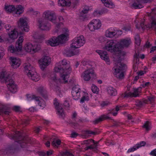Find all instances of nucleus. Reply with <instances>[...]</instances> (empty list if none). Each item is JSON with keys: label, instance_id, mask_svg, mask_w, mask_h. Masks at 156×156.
<instances>
[{"label": "nucleus", "instance_id": "nucleus-1", "mask_svg": "<svg viewBox=\"0 0 156 156\" xmlns=\"http://www.w3.org/2000/svg\"><path fill=\"white\" fill-rule=\"evenodd\" d=\"M71 70L69 64L66 59H63L56 64L54 71L59 73L60 78H57L55 74H51L50 86L57 93L60 92L59 87L60 83H65L68 82Z\"/></svg>", "mask_w": 156, "mask_h": 156}, {"label": "nucleus", "instance_id": "nucleus-2", "mask_svg": "<svg viewBox=\"0 0 156 156\" xmlns=\"http://www.w3.org/2000/svg\"><path fill=\"white\" fill-rule=\"evenodd\" d=\"M118 43H116L115 40L113 39L108 40L106 42L104 47V49L111 52H116L114 56L115 65L113 68L114 74L115 77L119 79H122L124 76L123 70L126 65L121 62L120 56H118L119 49Z\"/></svg>", "mask_w": 156, "mask_h": 156}, {"label": "nucleus", "instance_id": "nucleus-3", "mask_svg": "<svg viewBox=\"0 0 156 156\" xmlns=\"http://www.w3.org/2000/svg\"><path fill=\"white\" fill-rule=\"evenodd\" d=\"M144 20H140L136 24L137 29L143 30L147 28H152L156 31V8L152 9L151 12H147Z\"/></svg>", "mask_w": 156, "mask_h": 156}, {"label": "nucleus", "instance_id": "nucleus-4", "mask_svg": "<svg viewBox=\"0 0 156 156\" xmlns=\"http://www.w3.org/2000/svg\"><path fill=\"white\" fill-rule=\"evenodd\" d=\"M118 43V47L119 49V55L120 56V58L121 60L125 55L126 53L123 51H122L121 50L124 47H128L132 43L131 38L129 37H126L121 39Z\"/></svg>", "mask_w": 156, "mask_h": 156}, {"label": "nucleus", "instance_id": "nucleus-5", "mask_svg": "<svg viewBox=\"0 0 156 156\" xmlns=\"http://www.w3.org/2000/svg\"><path fill=\"white\" fill-rule=\"evenodd\" d=\"M23 40V36H20L16 42V47L15 48L13 45H11L9 47L8 49V51L11 53L15 54H18L19 52H20L22 50V43Z\"/></svg>", "mask_w": 156, "mask_h": 156}, {"label": "nucleus", "instance_id": "nucleus-6", "mask_svg": "<svg viewBox=\"0 0 156 156\" xmlns=\"http://www.w3.org/2000/svg\"><path fill=\"white\" fill-rule=\"evenodd\" d=\"M41 49L40 45L36 44H33L30 42L26 43L24 45L23 49L27 52L34 53Z\"/></svg>", "mask_w": 156, "mask_h": 156}, {"label": "nucleus", "instance_id": "nucleus-7", "mask_svg": "<svg viewBox=\"0 0 156 156\" xmlns=\"http://www.w3.org/2000/svg\"><path fill=\"white\" fill-rule=\"evenodd\" d=\"M70 48H77L83 46L85 43V40L84 37L81 35L76 37L72 41Z\"/></svg>", "mask_w": 156, "mask_h": 156}, {"label": "nucleus", "instance_id": "nucleus-8", "mask_svg": "<svg viewBox=\"0 0 156 156\" xmlns=\"http://www.w3.org/2000/svg\"><path fill=\"white\" fill-rule=\"evenodd\" d=\"M27 22L28 20L26 17L20 18L17 22L18 27L22 30L25 32H28L30 30V27Z\"/></svg>", "mask_w": 156, "mask_h": 156}, {"label": "nucleus", "instance_id": "nucleus-9", "mask_svg": "<svg viewBox=\"0 0 156 156\" xmlns=\"http://www.w3.org/2000/svg\"><path fill=\"white\" fill-rule=\"evenodd\" d=\"M81 77L85 81H88L91 78H95L96 74L93 69L90 68L84 71L81 74Z\"/></svg>", "mask_w": 156, "mask_h": 156}, {"label": "nucleus", "instance_id": "nucleus-10", "mask_svg": "<svg viewBox=\"0 0 156 156\" xmlns=\"http://www.w3.org/2000/svg\"><path fill=\"white\" fill-rule=\"evenodd\" d=\"M43 16L53 23L56 24L57 23L56 16L55 13L51 10H46L43 14Z\"/></svg>", "mask_w": 156, "mask_h": 156}, {"label": "nucleus", "instance_id": "nucleus-11", "mask_svg": "<svg viewBox=\"0 0 156 156\" xmlns=\"http://www.w3.org/2000/svg\"><path fill=\"white\" fill-rule=\"evenodd\" d=\"M5 28L8 31L9 37L12 39H16L18 36V32L14 27H11L9 24H7L5 26Z\"/></svg>", "mask_w": 156, "mask_h": 156}, {"label": "nucleus", "instance_id": "nucleus-12", "mask_svg": "<svg viewBox=\"0 0 156 156\" xmlns=\"http://www.w3.org/2000/svg\"><path fill=\"white\" fill-rule=\"evenodd\" d=\"M27 99L28 101L34 100L43 109L45 106V102L40 97L34 95L28 94L27 95Z\"/></svg>", "mask_w": 156, "mask_h": 156}, {"label": "nucleus", "instance_id": "nucleus-13", "mask_svg": "<svg viewBox=\"0 0 156 156\" xmlns=\"http://www.w3.org/2000/svg\"><path fill=\"white\" fill-rule=\"evenodd\" d=\"M51 62V58L48 56H45L42 57L39 60L40 66L42 70H44Z\"/></svg>", "mask_w": 156, "mask_h": 156}, {"label": "nucleus", "instance_id": "nucleus-14", "mask_svg": "<svg viewBox=\"0 0 156 156\" xmlns=\"http://www.w3.org/2000/svg\"><path fill=\"white\" fill-rule=\"evenodd\" d=\"M121 108V106L117 105L115 108L110 110L108 114L101 115L100 116L102 121L107 119H112L111 117L110 116V114H111L114 116H116L118 114V112Z\"/></svg>", "mask_w": 156, "mask_h": 156}, {"label": "nucleus", "instance_id": "nucleus-15", "mask_svg": "<svg viewBox=\"0 0 156 156\" xmlns=\"http://www.w3.org/2000/svg\"><path fill=\"white\" fill-rule=\"evenodd\" d=\"M118 33L121 35L122 34V31L120 30H117L115 27H111L105 31V36L107 37L112 38L115 37Z\"/></svg>", "mask_w": 156, "mask_h": 156}, {"label": "nucleus", "instance_id": "nucleus-16", "mask_svg": "<svg viewBox=\"0 0 156 156\" xmlns=\"http://www.w3.org/2000/svg\"><path fill=\"white\" fill-rule=\"evenodd\" d=\"M38 22L39 27L41 30L47 31L50 30V25L46 19L43 18L39 19Z\"/></svg>", "mask_w": 156, "mask_h": 156}, {"label": "nucleus", "instance_id": "nucleus-17", "mask_svg": "<svg viewBox=\"0 0 156 156\" xmlns=\"http://www.w3.org/2000/svg\"><path fill=\"white\" fill-rule=\"evenodd\" d=\"M101 25V22L99 20L94 19L89 23L88 27L90 31H94L99 29Z\"/></svg>", "mask_w": 156, "mask_h": 156}, {"label": "nucleus", "instance_id": "nucleus-18", "mask_svg": "<svg viewBox=\"0 0 156 156\" xmlns=\"http://www.w3.org/2000/svg\"><path fill=\"white\" fill-rule=\"evenodd\" d=\"M54 105L57 110V114L60 117L63 118L65 113L62 107V105L60 103L58 100L55 98L54 100Z\"/></svg>", "mask_w": 156, "mask_h": 156}, {"label": "nucleus", "instance_id": "nucleus-19", "mask_svg": "<svg viewBox=\"0 0 156 156\" xmlns=\"http://www.w3.org/2000/svg\"><path fill=\"white\" fill-rule=\"evenodd\" d=\"M6 84L11 92L15 93L17 91V86L12 79H10L9 81H7Z\"/></svg>", "mask_w": 156, "mask_h": 156}, {"label": "nucleus", "instance_id": "nucleus-20", "mask_svg": "<svg viewBox=\"0 0 156 156\" xmlns=\"http://www.w3.org/2000/svg\"><path fill=\"white\" fill-rule=\"evenodd\" d=\"M141 87H139L137 88H134L133 92H126L125 93L124 97H136L139 96V94L141 93Z\"/></svg>", "mask_w": 156, "mask_h": 156}, {"label": "nucleus", "instance_id": "nucleus-21", "mask_svg": "<svg viewBox=\"0 0 156 156\" xmlns=\"http://www.w3.org/2000/svg\"><path fill=\"white\" fill-rule=\"evenodd\" d=\"M81 89L78 86L73 87L72 89L71 94L73 99L75 100H78L80 96Z\"/></svg>", "mask_w": 156, "mask_h": 156}, {"label": "nucleus", "instance_id": "nucleus-22", "mask_svg": "<svg viewBox=\"0 0 156 156\" xmlns=\"http://www.w3.org/2000/svg\"><path fill=\"white\" fill-rule=\"evenodd\" d=\"M10 79L9 73L5 71H3L0 73V82L2 83L5 82L7 81H9Z\"/></svg>", "mask_w": 156, "mask_h": 156}, {"label": "nucleus", "instance_id": "nucleus-23", "mask_svg": "<svg viewBox=\"0 0 156 156\" xmlns=\"http://www.w3.org/2000/svg\"><path fill=\"white\" fill-rule=\"evenodd\" d=\"M11 106L9 105H2L0 108V115L4 113L5 115H9L11 112Z\"/></svg>", "mask_w": 156, "mask_h": 156}, {"label": "nucleus", "instance_id": "nucleus-24", "mask_svg": "<svg viewBox=\"0 0 156 156\" xmlns=\"http://www.w3.org/2000/svg\"><path fill=\"white\" fill-rule=\"evenodd\" d=\"M63 31H65V33L60 35L57 37L58 40H59V43H62L64 41H66L69 35V31L68 29H64Z\"/></svg>", "mask_w": 156, "mask_h": 156}, {"label": "nucleus", "instance_id": "nucleus-25", "mask_svg": "<svg viewBox=\"0 0 156 156\" xmlns=\"http://www.w3.org/2000/svg\"><path fill=\"white\" fill-rule=\"evenodd\" d=\"M96 52L100 55L101 59L105 61L106 62H109V59L107 52L103 51L98 50Z\"/></svg>", "mask_w": 156, "mask_h": 156}, {"label": "nucleus", "instance_id": "nucleus-26", "mask_svg": "<svg viewBox=\"0 0 156 156\" xmlns=\"http://www.w3.org/2000/svg\"><path fill=\"white\" fill-rule=\"evenodd\" d=\"M150 2V0H137L136 2L133 4L132 6L135 9H141L144 7L142 4L147 3Z\"/></svg>", "mask_w": 156, "mask_h": 156}, {"label": "nucleus", "instance_id": "nucleus-27", "mask_svg": "<svg viewBox=\"0 0 156 156\" xmlns=\"http://www.w3.org/2000/svg\"><path fill=\"white\" fill-rule=\"evenodd\" d=\"M46 43L48 44L53 47L57 46L59 44V40H58L57 37H52L47 41Z\"/></svg>", "mask_w": 156, "mask_h": 156}, {"label": "nucleus", "instance_id": "nucleus-28", "mask_svg": "<svg viewBox=\"0 0 156 156\" xmlns=\"http://www.w3.org/2000/svg\"><path fill=\"white\" fill-rule=\"evenodd\" d=\"M11 62V66L14 68H16L19 66L21 61L19 58L14 57H11L10 58Z\"/></svg>", "mask_w": 156, "mask_h": 156}, {"label": "nucleus", "instance_id": "nucleus-29", "mask_svg": "<svg viewBox=\"0 0 156 156\" xmlns=\"http://www.w3.org/2000/svg\"><path fill=\"white\" fill-rule=\"evenodd\" d=\"M72 48L65 50V54L68 57H71L79 54V51L78 50H73Z\"/></svg>", "mask_w": 156, "mask_h": 156}, {"label": "nucleus", "instance_id": "nucleus-30", "mask_svg": "<svg viewBox=\"0 0 156 156\" xmlns=\"http://www.w3.org/2000/svg\"><path fill=\"white\" fill-rule=\"evenodd\" d=\"M27 76L30 79L35 81H37L40 79V76L34 70L28 74Z\"/></svg>", "mask_w": 156, "mask_h": 156}, {"label": "nucleus", "instance_id": "nucleus-31", "mask_svg": "<svg viewBox=\"0 0 156 156\" xmlns=\"http://www.w3.org/2000/svg\"><path fill=\"white\" fill-rule=\"evenodd\" d=\"M13 138L16 140L19 139H22V143L23 144H22L21 145V146L23 148L25 147V145L26 142L24 139H23V137L21 133L19 131H17L15 135L13 136Z\"/></svg>", "mask_w": 156, "mask_h": 156}, {"label": "nucleus", "instance_id": "nucleus-32", "mask_svg": "<svg viewBox=\"0 0 156 156\" xmlns=\"http://www.w3.org/2000/svg\"><path fill=\"white\" fill-rule=\"evenodd\" d=\"M106 90L108 94L110 96H115L117 94V90L115 88L112 86H109L107 87Z\"/></svg>", "mask_w": 156, "mask_h": 156}, {"label": "nucleus", "instance_id": "nucleus-33", "mask_svg": "<svg viewBox=\"0 0 156 156\" xmlns=\"http://www.w3.org/2000/svg\"><path fill=\"white\" fill-rule=\"evenodd\" d=\"M24 71L27 76L28 74L31 73L33 71H34V69L31 65L29 63H26L24 65Z\"/></svg>", "mask_w": 156, "mask_h": 156}, {"label": "nucleus", "instance_id": "nucleus-34", "mask_svg": "<svg viewBox=\"0 0 156 156\" xmlns=\"http://www.w3.org/2000/svg\"><path fill=\"white\" fill-rule=\"evenodd\" d=\"M58 3L59 5L62 6H69L70 3L69 0H58Z\"/></svg>", "mask_w": 156, "mask_h": 156}, {"label": "nucleus", "instance_id": "nucleus-35", "mask_svg": "<svg viewBox=\"0 0 156 156\" xmlns=\"http://www.w3.org/2000/svg\"><path fill=\"white\" fill-rule=\"evenodd\" d=\"M23 12V8L20 5H17L15 7V9L14 12L17 15H20L22 14Z\"/></svg>", "mask_w": 156, "mask_h": 156}, {"label": "nucleus", "instance_id": "nucleus-36", "mask_svg": "<svg viewBox=\"0 0 156 156\" xmlns=\"http://www.w3.org/2000/svg\"><path fill=\"white\" fill-rule=\"evenodd\" d=\"M148 100L144 99L142 100H137L136 101V105L137 106L141 107L147 103Z\"/></svg>", "mask_w": 156, "mask_h": 156}, {"label": "nucleus", "instance_id": "nucleus-37", "mask_svg": "<svg viewBox=\"0 0 156 156\" xmlns=\"http://www.w3.org/2000/svg\"><path fill=\"white\" fill-rule=\"evenodd\" d=\"M33 37L39 41H40L44 39L45 36L44 34L35 33L33 35Z\"/></svg>", "mask_w": 156, "mask_h": 156}, {"label": "nucleus", "instance_id": "nucleus-38", "mask_svg": "<svg viewBox=\"0 0 156 156\" xmlns=\"http://www.w3.org/2000/svg\"><path fill=\"white\" fill-rule=\"evenodd\" d=\"M5 9L8 12H14L15 9V7L13 5H9L5 6Z\"/></svg>", "mask_w": 156, "mask_h": 156}, {"label": "nucleus", "instance_id": "nucleus-39", "mask_svg": "<svg viewBox=\"0 0 156 156\" xmlns=\"http://www.w3.org/2000/svg\"><path fill=\"white\" fill-rule=\"evenodd\" d=\"M61 143V140L58 139H54L53 141L52 142V145L56 147H58V146Z\"/></svg>", "mask_w": 156, "mask_h": 156}, {"label": "nucleus", "instance_id": "nucleus-40", "mask_svg": "<svg viewBox=\"0 0 156 156\" xmlns=\"http://www.w3.org/2000/svg\"><path fill=\"white\" fill-rule=\"evenodd\" d=\"M83 94L81 99L80 100V102L83 103L85 101H88L89 99V94L85 92H83Z\"/></svg>", "mask_w": 156, "mask_h": 156}, {"label": "nucleus", "instance_id": "nucleus-41", "mask_svg": "<svg viewBox=\"0 0 156 156\" xmlns=\"http://www.w3.org/2000/svg\"><path fill=\"white\" fill-rule=\"evenodd\" d=\"M105 3V6L109 8H112L115 7V5L111 0H108Z\"/></svg>", "mask_w": 156, "mask_h": 156}, {"label": "nucleus", "instance_id": "nucleus-42", "mask_svg": "<svg viewBox=\"0 0 156 156\" xmlns=\"http://www.w3.org/2000/svg\"><path fill=\"white\" fill-rule=\"evenodd\" d=\"M143 128L147 131L150 130L151 129V124L149 121H146L143 126Z\"/></svg>", "mask_w": 156, "mask_h": 156}, {"label": "nucleus", "instance_id": "nucleus-43", "mask_svg": "<svg viewBox=\"0 0 156 156\" xmlns=\"http://www.w3.org/2000/svg\"><path fill=\"white\" fill-rule=\"evenodd\" d=\"M134 39L136 44L138 46H139L140 44V40L139 35L138 34L136 35L134 37Z\"/></svg>", "mask_w": 156, "mask_h": 156}, {"label": "nucleus", "instance_id": "nucleus-44", "mask_svg": "<svg viewBox=\"0 0 156 156\" xmlns=\"http://www.w3.org/2000/svg\"><path fill=\"white\" fill-rule=\"evenodd\" d=\"M91 90L92 92L94 93L97 94L99 91V89L95 85L92 84Z\"/></svg>", "mask_w": 156, "mask_h": 156}, {"label": "nucleus", "instance_id": "nucleus-45", "mask_svg": "<svg viewBox=\"0 0 156 156\" xmlns=\"http://www.w3.org/2000/svg\"><path fill=\"white\" fill-rule=\"evenodd\" d=\"M70 3V5H71L73 7H75L78 3V0H69Z\"/></svg>", "mask_w": 156, "mask_h": 156}, {"label": "nucleus", "instance_id": "nucleus-46", "mask_svg": "<svg viewBox=\"0 0 156 156\" xmlns=\"http://www.w3.org/2000/svg\"><path fill=\"white\" fill-rule=\"evenodd\" d=\"M96 134V133L90 130H86L84 131L83 133V136H85L87 134Z\"/></svg>", "mask_w": 156, "mask_h": 156}, {"label": "nucleus", "instance_id": "nucleus-47", "mask_svg": "<svg viewBox=\"0 0 156 156\" xmlns=\"http://www.w3.org/2000/svg\"><path fill=\"white\" fill-rule=\"evenodd\" d=\"M91 143H93L94 144L98 143V142H97L95 143L94 140L92 139H89L87 140H85L83 141V143L85 144H89Z\"/></svg>", "mask_w": 156, "mask_h": 156}, {"label": "nucleus", "instance_id": "nucleus-48", "mask_svg": "<svg viewBox=\"0 0 156 156\" xmlns=\"http://www.w3.org/2000/svg\"><path fill=\"white\" fill-rule=\"evenodd\" d=\"M58 19H59V21L60 22V23H58V20H57V23L55 24H56V26L58 28L59 27V25H61L62 24V22H63V20H64V19H63V17L62 16H59Z\"/></svg>", "mask_w": 156, "mask_h": 156}, {"label": "nucleus", "instance_id": "nucleus-49", "mask_svg": "<svg viewBox=\"0 0 156 156\" xmlns=\"http://www.w3.org/2000/svg\"><path fill=\"white\" fill-rule=\"evenodd\" d=\"M103 14V12L101 10H96L94 12V15L95 16H98Z\"/></svg>", "mask_w": 156, "mask_h": 156}, {"label": "nucleus", "instance_id": "nucleus-50", "mask_svg": "<svg viewBox=\"0 0 156 156\" xmlns=\"http://www.w3.org/2000/svg\"><path fill=\"white\" fill-rule=\"evenodd\" d=\"M151 84L150 82H144L141 84L140 86L143 88L149 86Z\"/></svg>", "mask_w": 156, "mask_h": 156}, {"label": "nucleus", "instance_id": "nucleus-51", "mask_svg": "<svg viewBox=\"0 0 156 156\" xmlns=\"http://www.w3.org/2000/svg\"><path fill=\"white\" fill-rule=\"evenodd\" d=\"M146 144V142L144 141H142L141 142L137 144L136 146L137 148L138 149L140 147L144 146Z\"/></svg>", "mask_w": 156, "mask_h": 156}, {"label": "nucleus", "instance_id": "nucleus-52", "mask_svg": "<svg viewBox=\"0 0 156 156\" xmlns=\"http://www.w3.org/2000/svg\"><path fill=\"white\" fill-rule=\"evenodd\" d=\"M7 38L5 36V35H2L0 36V42H3L5 41H8Z\"/></svg>", "mask_w": 156, "mask_h": 156}, {"label": "nucleus", "instance_id": "nucleus-53", "mask_svg": "<svg viewBox=\"0 0 156 156\" xmlns=\"http://www.w3.org/2000/svg\"><path fill=\"white\" fill-rule=\"evenodd\" d=\"M37 91L38 92L42 95L43 94V93L44 91V89L43 87L42 86L39 87L37 89Z\"/></svg>", "mask_w": 156, "mask_h": 156}, {"label": "nucleus", "instance_id": "nucleus-54", "mask_svg": "<svg viewBox=\"0 0 156 156\" xmlns=\"http://www.w3.org/2000/svg\"><path fill=\"white\" fill-rule=\"evenodd\" d=\"M137 149V147H136V145L135 146H134L132 147H131L130 148H129L127 151V152L128 153H129L132 152H133L135 150H136Z\"/></svg>", "mask_w": 156, "mask_h": 156}, {"label": "nucleus", "instance_id": "nucleus-55", "mask_svg": "<svg viewBox=\"0 0 156 156\" xmlns=\"http://www.w3.org/2000/svg\"><path fill=\"white\" fill-rule=\"evenodd\" d=\"M89 10V7L88 6H85L83 8L82 12L84 14H86L88 12Z\"/></svg>", "mask_w": 156, "mask_h": 156}, {"label": "nucleus", "instance_id": "nucleus-56", "mask_svg": "<svg viewBox=\"0 0 156 156\" xmlns=\"http://www.w3.org/2000/svg\"><path fill=\"white\" fill-rule=\"evenodd\" d=\"M83 13L81 12V15L80 16V19L82 20H84L86 18H87V16L85 14H82Z\"/></svg>", "mask_w": 156, "mask_h": 156}, {"label": "nucleus", "instance_id": "nucleus-57", "mask_svg": "<svg viewBox=\"0 0 156 156\" xmlns=\"http://www.w3.org/2000/svg\"><path fill=\"white\" fill-rule=\"evenodd\" d=\"M13 110L16 112H19L20 110V106H15L12 107Z\"/></svg>", "mask_w": 156, "mask_h": 156}, {"label": "nucleus", "instance_id": "nucleus-58", "mask_svg": "<svg viewBox=\"0 0 156 156\" xmlns=\"http://www.w3.org/2000/svg\"><path fill=\"white\" fill-rule=\"evenodd\" d=\"M97 147V145H91L90 146H87L85 148V150H87L89 149H92L96 148Z\"/></svg>", "mask_w": 156, "mask_h": 156}, {"label": "nucleus", "instance_id": "nucleus-59", "mask_svg": "<svg viewBox=\"0 0 156 156\" xmlns=\"http://www.w3.org/2000/svg\"><path fill=\"white\" fill-rule=\"evenodd\" d=\"M102 121L101 117H99L98 119H96L94 121V122L95 124H97L99 122Z\"/></svg>", "mask_w": 156, "mask_h": 156}, {"label": "nucleus", "instance_id": "nucleus-60", "mask_svg": "<svg viewBox=\"0 0 156 156\" xmlns=\"http://www.w3.org/2000/svg\"><path fill=\"white\" fill-rule=\"evenodd\" d=\"M62 156H74L71 153L69 152L66 151L64 153Z\"/></svg>", "mask_w": 156, "mask_h": 156}, {"label": "nucleus", "instance_id": "nucleus-61", "mask_svg": "<svg viewBox=\"0 0 156 156\" xmlns=\"http://www.w3.org/2000/svg\"><path fill=\"white\" fill-rule=\"evenodd\" d=\"M76 115H77V114L76 112H74L72 115V119L73 120L76 122H77L78 121L77 120L78 119H77L76 118Z\"/></svg>", "mask_w": 156, "mask_h": 156}, {"label": "nucleus", "instance_id": "nucleus-62", "mask_svg": "<svg viewBox=\"0 0 156 156\" xmlns=\"http://www.w3.org/2000/svg\"><path fill=\"white\" fill-rule=\"evenodd\" d=\"M29 121L30 120L29 119H24L22 121L23 123L25 125H27L29 124Z\"/></svg>", "mask_w": 156, "mask_h": 156}, {"label": "nucleus", "instance_id": "nucleus-63", "mask_svg": "<svg viewBox=\"0 0 156 156\" xmlns=\"http://www.w3.org/2000/svg\"><path fill=\"white\" fill-rule=\"evenodd\" d=\"M130 29L131 27L129 26H125L123 28V29L126 31L130 30Z\"/></svg>", "mask_w": 156, "mask_h": 156}, {"label": "nucleus", "instance_id": "nucleus-64", "mask_svg": "<svg viewBox=\"0 0 156 156\" xmlns=\"http://www.w3.org/2000/svg\"><path fill=\"white\" fill-rule=\"evenodd\" d=\"M150 154L153 156H156V149L151 151Z\"/></svg>", "mask_w": 156, "mask_h": 156}]
</instances>
